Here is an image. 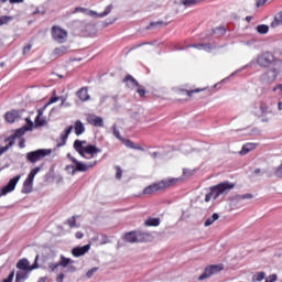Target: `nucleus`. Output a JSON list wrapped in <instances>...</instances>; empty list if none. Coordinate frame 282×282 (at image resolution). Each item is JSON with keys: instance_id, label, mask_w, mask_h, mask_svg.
<instances>
[{"instance_id": "obj_14", "label": "nucleus", "mask_w": 282, "mask_h": 282, "mask_svg": "<svg viewBox=\"0 0 282 282\" xmlns=\"http://www.w3.org/2000/svg\"><path fill=\"white\" fill-rule=\"evenodd\" d=\"M52 37L56 43H65V41H67V32L61 26H53Z\"/></svg>"}, {"instance_id": "obj_16", "label": "nucleus", "mask_w": 282, "mask_h": 282, "mask_svg": "<svg viewBox=\"0 0 282 282\" xmlns=\"http://www.w3.org/2000/svg\"><path fill=\"white\" fill-rule=\"evenodd\" d=\"M4 119L12 124L21 119V110H11L4 115Z\"/></svg>"}, {"instance_id": "obj_49", "label": "nucleus", "mask_w": 282, "mask_h": 282, "mask_svg": "<svg viewBox=\"0 0 282 282\" xmlns=\"http://www.w3.org/2000/svg\"><path fill=\"white\" fill-rule=\"evenodd\" d=\"M67 269V272H76L77 268L74 265V263H68L67 267H64Z\"/></svg>"}, {"instance_id": "obj_47", "label": "nucleus", "mask_w": 282, "mask_h": 282, "mask_svg": "<svg viewBox=\"0 0 282 282\" xmlns=\"http://www.w3.org/2000/svg\"><path fill=\"white\" fill-rule=\"evenodd\" d=\"M199 91H206V88H202V89L197 88V89H194V90H185V94L191 97V96H193V94H199Z\"/></svg>"}, {"instance_id": "obj_52", "label": "nucleus", "mask_w": 282, "mask_h": 282, "mask_svg": "<svg viewBox=\"0 0 282 282\" xmlns=\"http://www.w3.org/2000/svg\"><path fill=\"white\" fill-rule=\"evenodd\" d=\"M214 34H226V29L217 28L216 30H214Z\"/></svg>"}, {"instance_id": "obj_64", "label": "nucleus", "mask_w": 282, "mask_h": 282, "mask_svg": "<svg viewBox=\"0 0 282 282\" xmlns=\"http://www.w3.org/2000/svg\"><path fill=\"white\" fill-rule=\"evenodd\" d=\"M278 109H279V111H282V102L281 101L278 104Z\"/></svg>"}, {"instance_id": "obj_23", "label": "nucleus", "mask_w": 282, "mask_h": 282, "mask_svg": "<svg viewBox=\"0 0 282 282\" xmlns=\"http://www.w3.org/2000/svg\"><path fill=\"white\" fill-rule=\"evenodd\" d=\"M6 142L9 143L4 147L0 145V155H3V153H7V151H10V149L14 147V137H9L8 139H6Z\"/></svg>"}, {"instance_id": "obj_22", "label": "nucleus", "mask_w": 282, "mask_h": 282, "mask_svg": "<svg viewBox=\"0 0 282 282\" xmlns=\"http://www.w3.org/2000/svg\"><path fill=\"white\" fill-rule=\"evenodd\" d=\"M253 195L248 193V194H238L234 197V202H236V204H243V202H248L250 199H253Z\"/></svg>"}, {"instance_id": "obj_2", "label": "nucleus", "mask_w": 282, "mask_h": 282, "mask_svg": "<svg viewBox=\"0 0 282 282\" xmlns=\"http://www.w3.org/2000/svg\"><path fill=\"white\" fill-rule=\"evenodd\" d=\"M67 158L69 161L73 162V164L70 165H66L65 171L69 174V175H76V173H85L87 171H89V169H94V166H96V164H98V161H91L88 163H83L80 161H78L76 158L72 156L70 153L67 154Z\"/></svg>"}, {"instance_id": "obj_15", "label": "nucleus", "mask_w": 282, "mask_h": 282, "mask_svg": "<svg viewBox=\"0 0 282 282\" xmlns=\"http://www.w3.org/2000/svg\"><path fill=\"white\" fill-rule=\"evenodd\" d=\"M69 263H74V260H72L70 258H65V256H61L59 257V262L56 263H50L48 268L51 270V272H56V270H58V268H67V265H69Z\"/></svg>"}, {"instance_id": "obj_34", "label": "nucleus", "mask_w": 282, "mask_h": 282, "mask_svg": "<svg viewBox=\"0 0 282 282\" xmlns=\"http://www.w3.org/2000/svg\"><path fill=\"white\" fill-rule=\"evenodd\" d=\"M76 219H78V216H72L67 219L69 228H79L80 225L76 224Z\"/></svg>"}, {"instance_id": "obj_29", "label": "nucleus", "mask_w": 282, "mask_h": 282, "mask_svg": "<svg viewBox=\"0 0 282 282\" xmlns=\"http://www.w3.org/2000/svg\"><path fill=\"white\" fill-rule=\"evenodd\" d=\"M279 25H282V11L274 17L271 28H279Z\"/></svg>"}, {"instance_id": "obj_27", "label": "nucleus", "mask_w": 282, "mask_h": 282, "mask_svg": "<svg viewBox=\"0 0 282 282\" xmlns=\"http://www.w3.org/2000/svg\"><path fill=\"white\" fill-rule=\"evenodd\" d=\"M74 129L76 135H83L85 133V124H83L80 120L75 122Z\"/></svg>"}, {"instance_id": "obj_44", "label": "nucleus", "mask_w": 282, "mask_h": 282, "mask_svg": "<svg viewBox=\"0 0 282 282\" xmlns=\"http://www.w3.org/2000/svg\"><path fill=\"white\" fill-rule=\"evenodd\" d=\"M122 144H124V147H127L128 149H133V141L129 140V139H121Z\"/></svg>"}, {"instance_id": "obj_6", "label": "nucleus", "mask_w": 282, "mask_h": 282, "mask_svg": "<svg viewBox=\"0 0 282 282\" xmlns=\"http://www.w3.org/2000/svg\"><path fill=\"white\" fill-rule=\"evenodd\" d=\"M111 10H113V6H111V4L106 7V9L102 13H98L93 10L77 7V8H75L73 14H76V12H83L84 14H86V17H91L93 19H105V17H108V14H111Z\"/></svg>"}, {"instance_id": "obj_26", "label": "nucleus", "mask_w": 282, "mask_h": 282, "mask_svg": "<svg viewBox=\"0 0 282 282\" xmlns=\"http://www.w3.org/2000/svg\"><path fill=\"white\" fill-rule=\"evenodd\" d=\"M254 149H257V143H247L242 147L240 155H248V153H250V151H254Z\"/></svg>"}, {"instance_id": "obj_56", "label": "nucleus", "mask_w": 282, "mask_h": 282, "mask_svg": "<svg viewBox=\"0 0 282 282\" xmlns=\"http://www.w3.org/2000/svg\"><path fill=\"white\" fill-rule=\"evenodd\" d=\"M265 3H268V0H258L257 8H261L262 6H265Z\"/></svg>"}, {"instance_id": "obj_48", "label": "nucleus", "mask_w": 282, "mask_h": 282, "mask_svg": "<svg viewBox=\"0 0 282 282\" xmlns=\"http://www.w3.org/2000/svg\"><path fill=\"white\" fill-rule=\"evenodd\" d=\"M137 94H139V96H141L142 98L147 94V90L144 89V87L138 86Z\"/></svg>"}, {"instance_id": "obj_53", "label": "nucleus", "mask_w": 282, "mask_h": 282, "mask_svg": "<svg viewBox=\"0 0 282 282\" xmlns=\"http://www.w3.org/2000/svg\"><path fill=\"white\" fill-rule=\"evenodd\" d=\"M116 177H117V180H122V169L117 167Z\"/></svg>"}, {"instance_id": "obj_39", "label": "nucleus", "mask_w": 282, "mask_h": 282, "mask_svg": "<svg viewBox=\"0 0 282 282\" xmlns=\"http://www.w3.org/2000/svg\"><path fill=\"white\" fill-rule=\"evenodd\" d=\"M251 113H253V116L257 118H261V116H263L261 109L259 108V104L252 108Z\"/></svg>"}, {"instance_id": "obj_7", "label": "nucleus", "mask_w": 282, "mask_h": 282, "mask_svg": "<svg viewBox=\"0 0 282 282\" xmlns=\"http://www.w3.org/2000/svg\"><path fill=\"white\" fill-rule=\"evenodd\" d=\"M47 155H52V149H39L26 153V160L31 164H36V162L43 160V158H47Z\"/></svg>"}, {"instance_id": "obj_33", "label": "nucleus", "mask_w": 282, "mask_h": 282, "mask_svg": "<svg viewBox=\"0 0 282 282\" xmlns=\"http://www.w3.org/2000/svg\"><path fill=\"white\" fill-rule=\"evenodd\" d=\"M166 23L162 22V21H158V22H151L149 26H147V30H153L156 28H165Z\"/></svg>"}, {"instance_id": "obj_61", "label": "nucleus", "mask_w": 282, "mask_h": 282, "mask_svg": "<svg viewBox=\"0 0 282 282\" xmlns=\"http://www.w3.org/2000/svg\"><path fill=\"white\" fill-rule=\"evenodd\" d=\"M75 237H76V239H83L84 235H83V232L77 231V232L75 234Z\"/></svg>"}, {"instance_id": "obj_18", "label": "nucleus", "mask_w": 282, "mask_h": 282, "mask_svg": "<svg viewBox=\"0 0 282 282\" xmlns=\"http://www.w3.org/2000/svg\"><path fill=\"white\" fill-rule=\"evenodd\" d=\"M91 249V245H85L83 247H77L72 250L74 257H83L87 254L88 250Z\"/></svg>"}, {"instance_id": "obj_54", "label": "nucleus", "mask_w": 282, "mask_h": 282, "mask_svg": "<svg viewBox=\"0 0 282 282\" xmlns=\"http://www.w3.org/2000/svg\"><path fill=\"white\" fill-rule=\"evenodd\" d=\"M30 50H32V44H26L24 47H23V54H28L30 52Z\"/></svg>"}, {"instance_id": "obj_36", "label": "nucleus", "mask_w": 282, "mask_h": 282, "mask_svg": "<svg viewBox=\"0 0 282 282\" xmlns=\"http://www.w3.org/2000/svg\"><path fill=\"white\" fill-rule=\"evenodd\" d=\"M144 224L147 226H160V218H148Z\"/></svg>"}, {"instance_id": "obj_45", "label": "nucleus", "mask_w": 282, "mask_h": 282, "mask_svg": "<svg viewBox=\"0 0 282 282\" xmlns=\"http://www.w3.org/2000/svg\"><path fill=\"white\" fill-rule=\"evenodd\" d=\"M10 21H12V17H8V15L0 17V25H6Z\"/></svg>"}, {"instance_id": "obj_43", "label": "nucleus", "mask_w": 282, "mask_h": 282, "mask_svg": "<svg viewBox=\"0 0 282 282\" xmlns=\"http://www.w3.org/2000/svg\"><path fill=\"white\" fill-rule=\"evenodd\" d=\"M274 94H276V96H279V98H282V84H278L274 88H273Z\"/></svg>"}, {"instance_id": "obj_21", "label": "nucleus", "mask_w": 282, "mask_h": 282, "mask_svg": "<svg viewBox=\"0 0 282 282\" xmlns=\"http://www.w3.org/2000/svg\"><path fill=\"white\" fill-rule=\"evenodd\" d=\"M26 122L29 127L18 129L14 133V138H21L22 135H25V131H32V128L34 127V122L30 121V119L28 118H26Z\"/></svg>"}, {"instance_id": "obj_41", "label": "nucleus", "mask_w": 282, "mask_h": 282, "mask_svg": "<svg viewBox=\"0 0 282 282\" xmlns=\"http://www.w3.org/2000/svg\"><path fill=\"white\" fill-rule=\"evenodd\" d=\"M42 113L40 112L37 117L35 118V126L36 127H44L45 120L41 118Z\"/></svg>"}, {"instance_id": "obj_13", "label": "nucleus", "mask_w": 282, "mask_h": 282, "mask_svg": "<svg viewBox=\"0 0 282 282\" xmlns=\"http://www.w3.org/2000/svg\"><path fill=\"white\" fill-rule=\"evenodd\" d=\"M21 180V175H17L13 178H11L6 186H3L0 191V197H3L8 195L9 193L14 192V188H17V185L19 184V181Z\"/></svg>"}, {"instance_id": "obj_4", "label": "nucleus", "mask_w": 282, "mask_h": 282, "mask_svg": "<svg viewBox=\"0 0 282 282\" xmlns=\"http://www.w3.org/2000/svg\"><path fill=\"white\" fill-rule=\"evenodd\" d=\"M282 73V62L278 61L274 63L273 67L264 72L260 76L261 85H272L274 80L279 77V74Z\"/></svg>"}, {"instance_id": "obj_35", "label": "nucleus", "mask_w": 282, "mask_h": 282, "mask_svg": "<svg viewBox=\"0 0 282 282\" xmlns=\"http://www.w3.org/2000/svg\"><path fill=\"white\" fill-rule=\"evenodd\" d=\"M257 32L259 34H268V32H270V26H268L265 24H260L257 26Z\"/></svg>"}, {"instance_id": "obj_9", "label": "nucleus", "mask_w": 282, "mask_h": 282, "mask_svg": "<svg viewBox=\"0 0 282 282\" xmlns=\"http://www.w3.org/2000/svg\"><path fill=\"white\" fill-rule=\"evenodd\" d=\"M41 172V167H35L33 169L26 180L23 183V188H22V193H30L34 186V177H36V175H39V173Z\"/></svg>"}, {"instance_id": "obj_57", "label": "nucleus", "mask_w": 282, "mask_h": 282, "mask_svg": "<svg viewBox=\"0 0 282 282\" xmlns=\"http://www.w3.org/2000/svg\"><path fill=\"white\" fill-rule=\"evenodd\" d=\"M132 149H134L135 151H144V148H142V145L135 143H133Z\"/></svg>"}, {"instance_id": "obj_50", "label": "nucleus", "mask_w": 282, "mask_h": 282, "mask_svg": "<svg viewBox=\"0 0 282 282\" xmlns=\"http://www.w3.org/2000/svg\"><path fill=\"white\" fill-rule=\"evenodd\" d=\"M252 63H254V62H251L250 64L245 65L242 68L237 69V70L234 72L230 76H235L236 74H239V72H243V69H246V67H251V66H252Z\"/></svg>"}, {"instance_id": "obj_20", "label": "nucleus", "mask_w": 282, "mask_h": 282, "mask_svg": "<svg viewBox=\"0 0 282 282\" xmlns=\"http://www.w3.org/2000/svg\"><path fill=\"white\" fill-rule=\"evenodd\" d=\"M76 96L77 98L82 101V102H87V100H90V96L88 93L87 87H83L79 90L76 91Z\"/></svg>"}, {"instance_id": "obj_28", "label": "nucleus", "mask_w": 282, "mask_h": 282, "mask_svg": "<svg viewBox=\"0 0 282 282\" xmlns=\"http://www.w3.org/2000/svg\"><path fill=\"white\" fill-rule=\"evenodd\" d=\"M187 47H195L196 50H204V52H210V50H215V46L210 44H194Z\"/></svg>"}, {"instance_id": "obj_3", "label": "nucleus", "mask_w": 282, "mask_h": 282, "mask_svg": "<svg viewBox=\"0 0 282 282\" xmlns=\"http://www.w3.org/2000/svg\"><path fill=\"white\" fill-rule=\"evenodd\" d=\"M235 188V183L228 181L215 185L210 188V193L206 194L205 202H210V199H217L218 197H225L230 191Z\"/></svg>"}, {"instance_id": "obj_5", "label": "nucleus", "mask_w": 282, "mask_h": 282, "mask_svg": "<svg viewBox=\"0 0 282 282\" xmlns=\"http://www.w3.org/2000/svg\"><path fill=\"white\" fill-rule=\"evenodd\" d=\"M177 182H182V178H170L163 180L159 183H154L143 189V195H153V193H158V191H162L164 188H169V186H173L177 184Z\"/></svg>"}, {"instance_id": "obj_31", "label": "nucleus", "mask_w": 282, "mask_h": 282, "mask_svg": "<svg viewBox=\"0 0 282 282\" xmlns=\"http://www.w3.org/2000/svg\"><path fill=\"white\" fill-rule=\"evenodd\" d=\"M53 54L54 56H63L64 54H67V47L59 46L57 48H54Z\"/></svg>"}, {"instance_id": "obj_51", "label": "nucleus", "mask_w": 282, "mask_h": 282, "mask_svg": "<svg viewBox=\"0 0 282 282\" xmlns=\"http://www.w3.org/2000/svg\"><path fill=\"white\" fill-rule=\"evenodd\" d=\"M276 281V274H271L268 278H265V282H275Z\"/></svg>"}, {"instance_id": "obj_42", "label": "nucleus", "mask_w": 282, "mask_h": 282, "mask_svg": "<svg viewBox=\"0 0 282 282\" xmlns=\"http://www.w3.org/2000/svg\"><path fill=\"white\" fill-rule=\"evenodd\" d=\"M265 279V272H258L253 275V281H263Z\"/></svg>"}, {"instance_id": "obj_25", "label": "nucleus", "mask_w": 282, "mask_h": 282, "mask_svg": "<svg viewBox=\"0 0 282 282\" xmlns=\"http://www.w3.org/2000/svg\"><path fill=\"white\" fill-rule=\"evenodd\" d=\"M31 271H18L15 275V282H24L29 279Z\"/></svg>"}, {"instance_id": "obj_59", "label": "nucleus", "mask_w": 282, "mask_h": 282, "mask_svg": "<svg viewBox=\"0 0 282 282\" xmlns=\"http://www.w3.org/2000/svg\"><path fill=\"white\" fill-rule=\"evenodd\" d=\"M19 148L20 149H25V139H21L19 142Z\"/></svg>"}, {"instance_id": "obj_37", "label": "nucleus", "mask_w": 282, "mask_h": 282, "mask_svg": "<svg viewBox=\"0 0 282 282\" xmlns=\"http://www.w3.org/2000/svg\"><path fill=\"white\" fill-rule=\"evenodd\" d=\"M258 107H259L262 116H265L268 113V109H269L268 104L261 101V102L258 104Z\"/></svg>"}, {"instance_id": "obj_30", "label": "nucleus", "mask_w": 282, "mask_h": 282, "mask_svg": "<svg viewBox=\"0 0 282 282\" xmlns=\"http://www.w3.org/2000/svg\"><path fill=\"white\" fill-rule=\"evenodd\" d=\"M217 219H219V214H213L212 217L207 218L205 220V226L208 227V226H213V224H215V221H217Z\"/></svg>"}, {"instance_id": "obj_63", "label": "nucleus", "mask_w": 282, "mask_h": 282, "mask_svg": "<svg viewBox=\"0 0 282 282\" xmlns=\"http://www.w3.org/2000/svg\"><path fill=\"white\" fill-rule=\"evenodd\" d=\"M24 0H9V3H23Z\"/></svg>"}, {"instance_id": "obj_40", "label": "nucleus", "mask_w": 282, "mask_h": 282, "mask_svg": "<svg viewBox=\"0 0 282 282\" xmlns=\"http://www.w3.org/2000/svg\"><path fill=\"white\" fill-rule=\"evenodd\" d=\"M58 100H63V96L56 97L52 96L50 101L45 105V107H50V105H54V102H58Z\"/></svg>"}, {"instance_id": "obj_32", "label": "nucleus", "mask_w": 282, "mask_h": 282, "mask_svg": "<svg viewBox=\"0 0 282 282\" xmlns=\"http://www.w3.org/2000/svg\"><path fill=\"white\" fill-rule=\"evenodd\" d=\"M200 1L203 0H181V3L186 8H191L192 6H197V3H200Z\"/></svg>"}, {"instance_id": "obj_1", "label": "nucleus", "mask_w": 282, "mask_h": 282, "mask_svg": "<svg viewBox=\"0 0 282 282\" xmlns=\"http://www.w3.org/2000/svg\"><path fill=\"white\" fill-rule=\"evenodd\" d=\"M73 147L84 160H94V158L98 156V153H101L98 147L88 144L87 141L75 140Z\"/></svg>"}, {"instance_id": "obj_19", "label": "nucleus", "mask_w": 282, "mask_h": 282, "mask_svg": "<svg viewBox=\"0 0 282 282\" xmlns=\"http://www.w3.org/2000/svg\"><path fill=\"white\" fill-rule=\"evenodd\" d=\"M74 127L70 126L59 137L61 142H57V147H65L67 144V138H69V133H72Z\"/></svg>"}, {"instance_id": "obj_17", "label": "nucleus", "mask_w": 282, "mask_h": 282, "mask_svg": "<svg viewBox=\"0 0 282 282\" xmlns=\"http://www.w3.org/2000/svg\"><path fill=\"white\" fill-rule=\"evenodd\" d=\"M87 122L89 124H93V127H105V121L102 120V117L96 115H89L87 117Z\"/></svg>"}, {"instance_id": "obj_58", "label": "nucleus", "mask_w": 282, "mask_h": 282, "mask_svg": "<svg viewBox=\"0 0 282 282\" xmlns=\"http://www.w3.org/2000/svg\"><path fill=\"white\" fill-rule=\"evenodd\" d=\"M59 100H62V102H61V107H69V102H66L65 100V97H63V99H59Z\"/></svg>"}, {"instance_id": "obj_38", "label": "nucleus", "mask_w": 282, "mask_h": 282, "mask_svg": "<svg viewBox=\"0 0 282 282\" xmlns=\"http://www.w3.org/2000/svg\"><path fill=\"white\" fill-rule=\"evenodd\" d=\"M111 129H112V133H113L115 138H117V140H120V142H122V140L124 138H122V135H120V130H118L116 124H113Z\"/></svg>"}, {"instance_id": "obj_46", "label": "nucleus", "mask_w": 282, "mask_h": 282, "mask_svg": "<svg viewBox=\"0 0 282 282\" xmlns=\"http://www.w3.org/2000/svg\"><path fill=\"white\" fill-rule=\"evenodd\" d=\"M96 272H98V267H94L90 270H88L86 273L87 279H91L94 274H96Z\"/></svg>"}, {"instance_id": "obj_10", "label": "nucleus", "mask_w": 282, "mask_h": 282, "mask_svg": "<svg viewBox=\"0 0 282 282\" xmlns=\"http://www.w3.org/2000/svg\"><path fill=\"white\" fill-rule=\"evenodd\" d=\"M18 270L32 272V270H39V256L35 257L34 263L31 265L29 259H20L17 263Z\"/></svg>"}, {"instance_id": "obj_55", "label": "nucleus", "mask_w": 282, "mask_h": 282, "mask_svg": "<svg viewBox=\"0 0 282 282\" xmlns=\"http://www.w3.org/2000/svg\"><path fill=\"white\" fill-rule=\"evenodd\" d=\"M183 175H185L186 177H191V175H193V171L184 169L183 170Z\"/></svg>"}, {"instance_id": "obj_11", "label": "nucleus", "mask_w": 282, "mask_h": 282, "mask_svg": "<svg viewBox=\"0 0 282 282\" xmlns=\"http://www.w3.org/2000/svg\"><path fill=\"white\" fill-rule=\"evenodd\" d=\"M257 65L260 67H270L274 63V55L270 52H264L256 58Z\"/></svg>"}, {"instance_id": "obj_8", "label": "nucleus", "mask_w": 282, "mask_h": 282, "mask_svg": "<svg viewBox=\"0 0 282 282\" xmlns=\"http://www.w3.org/2000/svg\"><path fill=\"white\" fill-rule=\"evenodd\" d=\"M149 237L151 236L148 232L142 231H130L124 235V239L128 243H142L149 241Z\"/></svg>"}, {"instance_id": "obj_12", "label": "nucleus", "mask_w": 282, "mask_h": 282, "mask_svg": "<svg viewBox=\"0 0 282 282\" xmlns=\"http://www.w3.org/2000/svg\"><path fill=\"white\" fill-rule=\"evenodd\" d=\"M224 270V264H213L205 269L203 274L198 276V281H204L206 279H210L213 274H217L218 272H221Z\"/></svg>"}, {"instance_id": "obj_60", "label": "nucleus", "mask_w": 282, "mask_h": 282, "mask_svg": "<svg viewBox=\"0 0 282 282\" xmlns=\"http://www.w3.org/2000/svg\"><path fill=\"white\" fill-rule=\"evenodd\" d=\"M63 279H65V275L63 273H61L59 275H57L56 281L63 282Z\"/></svg>"}, {"instance_id": "obj_62", "label": "nucleus", "mask_w": 282, "mask_h": 282, "mask_svg": "<svg viewBox=\"0 0 282 282\" xmlns=\"http://www.w3.org/2000/svg\"><path fill=\"white\" fill-rule=\"evenodd\" d=\"M33 14H45V11H40L39 8H36Z\"/></svg>"}, {"instance_id": "obj_24", "label": "nucleus", "mask_w": 282, "mask_h": 282, "mask_svg": "<svg viewBox=\"0 0 282 282\" xmlns=\"http://www.w3.org/2000/svg\"><path fill=\"white\" fill-rule=\"evenodd\" d=\"M123 82L127 84V87H130V89H134V87H140L138 80H135V78H133V76L131 75L126 76Z\"/></svg>"}]
</instances>
